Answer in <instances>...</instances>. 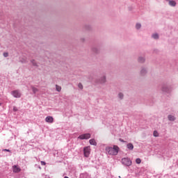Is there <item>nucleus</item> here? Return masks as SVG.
<instances>
[{"label":"nucleus","instance_id":"obj_1","mask_svg":"<svg viewBox=\"0 0 178 178\" xmlns=\"http://www.w3.org/2000/svg\"><path fill=\"white\" fill-rule=\"evenodd\" d=\"M106 151L108 152V155H118L119 152V147L114 145L113 147H106Z\"/></svg>","mask_w":178,"mask_h":178},{"label":"nucleus","instance_id":"obj_2","mask_svg":"<svg viewBox=\"0 0 178 178\" xmlns=\"http://www.w3.org/2000/svg\"><path fill=\"white\" fill-rule=\"evenodd\" d=\"M83 154L86 158H88L91 154V147L90 146L85 147L83 148Z\"/></svg>","mask_w":178,"mask_h":178},{"label":"nucleus","instance_id":"obj_3","mask_svg":"<svg viewBox=\"0 0 178 178\" xmlns=\"http://www.w3.org/2000/svg\"><path fill=\"white\" fill-rule=\"evenodd\" d=\"M122 163H123V165H125L126 166H131V161H130V159L128 158L122 159Z\"/></svg>","mask_w":178,"mask_h":178},{"label":"nucleus","instance_id":"obj_4","mask_svg":"<svg viewBox=\"0 0 178 178\" xmlns=\"http://www.w3.org/2000/svg\"><path fill=\"white\" fill-rule=\"evenodd\" d=\"M91 134H85L79 136L78 138H80V140H88V138H90Z\"/></svg>","mask_w":178,"mask_h":178},{"label":"nucleus","instance_id":"obj_5","mask_svg":"<svg viewBox=\"0 0 178 178\" xmlns=\"http://www.w3.org/2000/svg\"><path fill=\"white\" fill-rule=\"evenodd\" d=\"M12 95H13L15 98H20V97H22V94L20 93V92H19V90L13 91Z\"/></svg>","mask_w":178,"mask_h":178},{"label":"nucleus","instance_id":"obj_6","mask_svg":"<svg viewBox=\"0 0 178 178\" xmlns=\"http://www.w3.org/2000/svg\"><path fill=\"white\" fill-rule=\"evenodd\" d=\"M22 169L19 165H13V172L14 173H19V172H21Z\"/></svg>","mask_w":178,"mask_h":178},{"label":"nucleus","instance_id":"obj_7","mask_svg":"<svg viewBox=\"0 0 178 178\" xmlns=\"http://www.w3.org/2000/svg\"><path fill=\"white\" fill-rule=\"evenodd\" d=\"M45 122H47V123H54V117L52 116L46 117Z\"/></svg>","mask_w":178,"mask_h":178},{"label":"nucleus","instance_id":"obj_8","mask_svg":"<svg viewBox=\"0 0 178 178\" xmlns=\"http://www.w3.org/2000/svg\"><path fill=\"white\" fill-rule=\"evenodd\" d=\"M89 143H90V145L97 146V141H95V139H90L89 140Z\"/></svg>","mask_w":178,"mask_h":178},{"label":"nucleus","instance_id":"obj_9","mask_svg":"<svg viewBox=\"0 0 178 178\" xmlns=\"http://www.w3.org/2000/svg\"><path fill=\"white\" fill-rule=\"evenodd\" d=\"M127 148H128V149L133 150L134 148V145H133L131 143H128L127 145Z\"/></svg>","mask_w":178,"mask_h":178},{"label":"nucleus","instance_id":"obj_10","mask_svg":"<svg viewBox=\"0 0 178 178\" xmlns=\"http://www.w3.org/2000/svg\"><path fill=\"white\" fill-rule=\"evenodd\" d=\"M168 120H170L171 122H173L175 120H176V118H175V116L173 115H168Z\"/></svg>","mask_w":178,"mask_h":178},{"label":"nucleus","instance_id":"obj_11","mask_svg":"<svg viewBox=\"0 0 178 178\" xmlns=\"http://www.w3.org/2000/svg\"><path fill=\"white\" fill-rule=\"evenodd\" d=\"M56 90L58 92H60V91L62 90V87L59 86L58 85H56Z\"/></svg>","mask_w":178,"mask_h":178},{"label":"nucleus","instance_id":"obj_12","mask_svg":"<svg viewBox=\"0 0 178 178\" xmlns=\"http://www.w3.org/2000/svg\"><path fill=\"white\" fill-rule=\"evenodd\" d=\"M169 5H170V6H175L176 5V1H173V0L170 1H169Z\"/></svg>","mask_w":178,"mask_h":178},{"label":"nucleus","instance_id":"obj_13","mask_svg":"<svg viewBox=\"0 0 178 178\" xmlns=\"http://www.w3.org/2000/svg\"><path fill=\"white\" fill-rule=\"evenodd\" d=\"M153 136L154 137H159V134L156 131H154L153 132Z\"/></svg>","mask_w":178,"mask_h":178},{"label":"nucleus","instance_id":"obj_14","mask_svg":"<svg viewBox=\"0 0 178 178\" xmlns=\"http://www.w3.org/2000/svg\"><path fill=\"white\" fill-rule=\"evenodd\" d=\"M152 37L154 38V40H158V38H159V36L156 33L153 34Z\"/></svg>","mask_w":178,"mask_h":178},{"label":"nucleus","instance_id":"obj_15","mask_svg":"<svg viewBox=\"0 0 178 178\" xmlns=\"http://www.w3.org/2000/svg\"><path fill=\"white\" fill-rule=\"evenodd\" d=\"M105 81H106V79L105 76H103V77L102 78L101 81H100V83H101L102 84H103L104 83H105Z\"/></svg>","mask_w":178,"mask_h":178},{"label":"nucleus","instance_id":"obj_16","mask_svg":"<svg viewBox=\"0 0 178 178\" xmlns=\"http://www.w3.org/2000/svg\"><path fill=\"white\" fill-rule=\"evenodd\" d=\"M144 60H145V59L143 57H140L138 58V62H140V63H143V62H144Z\"/></svg>","mask_w":178,"mask_h":178},{"label":"nucleus","instance_id":"obj_17","mask_svg":"<svg viewBox=\"0 0 178 178\" xmlns=\"http://www.w3.org/2000/svg\"><path fill=\"white\" fill-rule=\"evenodd\" d=\"M136 163L138 164L141 163V159H140V158L136 159Z\"/></svg>","mask_w":178,"mask_h":178},{"label":"nucleus","instance_id":"obj_18","mask_svg":"<svg viewBox=\"0 0 178 178\" xmlns=\"http://www.w3.org/2000/svg\"><path fill=\"white\" fill-rule=\"evenodd\" d=\"M32 90L34 94H35L36 92H38V89L36 88H33Z\"/></svg>","mask_w":178,"mask_h":178},{"label":"nucleus","instance_id":"obj_19","mask_svg":"<svg viewBox=\"0 0 178 178\" xmlns=\"http://www.w3.org/2000/svg\"><path fill=\"white\" fill-rule=\"evenodd\" d=\"M136 29L138 30L139 29H141V24H136Z\"/></svg>","mask_w":178,"mask_h":178},{"label":"nucleus","instance_id":"obj_20","mask_svg":"<svg viewBox=\"0 0 178 178\" xmlns=\"http://www.w3.org/2000/svg\"><path fill=\"white\" fill-rule=\"evenodd\" d=\"M142 76H143V74H145V73H147V71L145 70H142L141 72H140Z\"/></svg>","mask_w":178,"mask_h":178},{"label":"nucleus","instance_id":"obj_21","mask_svg":"<svg viewBox=\"0 0 178 178\" xmlns=\"http://www.w3.org/2000/svg\"><path fill=\"white\" fill-rule=\"evenodd\" d=\"M118 97H119V98H120V99H123V95H122V93H119Z\"/></svg>","mask_w":178,"mask_h":178},{"label":"nucleus","instance_id":"obj_22","mask_svg":"<svg viewBox=\"0 0 178 178\" xmlns=\"http://www.w3.org/2000/svg\"><path fill=\"white\" fill-rule=\"evenodd\" d=\"M78 87H79V88H80L81 90H83V84L79 83Z\"/></svg>","mask_w":178,"mask_h":178},{"label":"nucleus","instance_id":"obj_23","mask_svg":"<svg viewBox=\"0 0 178 178\" xmlns=\"http://www.w3.org/2000/svg\"><path fill=\"white\" fill-rule=\"evenodd\" d=\"M31 63H33V66H37V63H35V60H31Z\"/></svg>","mask_w":178,"mask_h":178},{"label":"nucleus","instance_id":"obj_24","mask_svg":"<svg viewBox=\"0 0 178 178\" xmlns=\"http://www.w3.org/2000/svg\"><path fill=\"white\" fill-rule=\"evenodd\" d=\"M8 53H3V56L5 57V58H8Z\"/></svg>","mask_w":178,"mask_h":178},{"label":"nucleus","instance_id":"obj_25","mask_svg":"<svg viewBox=\"0 0 178 178\" xmlns=\"http://www.w3.org/2000/svg\"><path fill=\"white\" fill-rule=\"evenodd\" d=\"M40 163L43 166H44V165H47V163L44 161H41Z\"/></svg>","mask_w":178,"mask_h":178},{"label":"nucleus","instance_id":"obj_26","mask_svg":"<svg viewBox=\"0 0 178 178\" xmlns=\"http://www.w3.org/2000/svg\"><path fill=\"white\" fill-rule=\"evenodd\" d=\"M119 140L121 142V143H126V141H124L123 139L122 138H120Z\"/></svg>","mask_w":178,"mask_h":178},{"label":"nucleus","instance_id":"obj_27","mask_svg":"<svg viewBox=\"0 0 178 178\" xmlns=\"http://www.w3.org/2000/svg\"><path fill=\"white\" fill-rule=\"evenodd\" d=\"M3 151H6L7 152H10V150L7 149H3Z\"/></svg>","mask_w":178,"mask_h":178},{"label":"nucleus","instance_id":"obj_28","mask_svg":"<svg viewBox=\"0 0 178 178\" xmlns=\"http://www.w3.org/2000/svg\"><path fill=\"white\" fill-rule=\"evenodd\" d=\"M14 111H17V109H16L15 108H14Z\"/></svg>","mask_w":178,"mask_h":178}]
</instances>
